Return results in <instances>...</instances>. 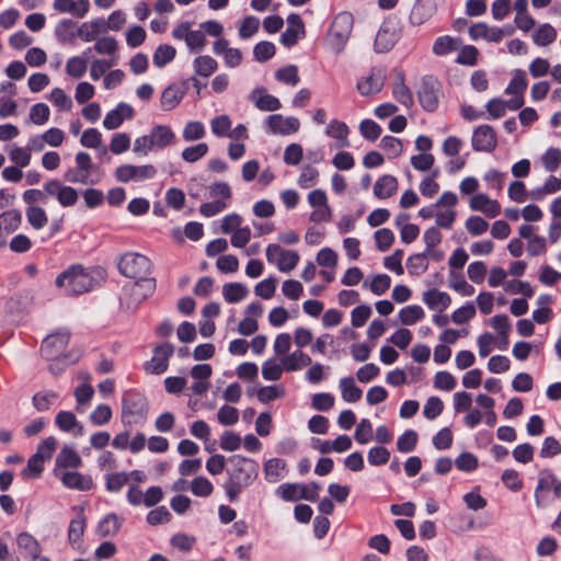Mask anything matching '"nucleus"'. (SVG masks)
I'll return each mask as SVG.
<instances>
[{"label":"nucleus","mask_w":561,"mask_h":561,"mask_svg":"<svg viewBox=\"0 0 561 561\" xmlns=\"http://www.w3.org/2000/svg\"><path fill=\"white\" fill-rule=\"evenodd\" d=\"M230 468L227 470L228 480L224 484L226 495L230 502H237L240 493L256 480L259 476V462L241 455L228 458Z\"/></svg>","instance_id":"1"},{"label":"nucleus","mask_w":561,"mask_h":561,"mask_svg":"<svg viewBox=\"0 0 561 561\" xmlns=\"http://www.w3.org/2000/svg\"><path fill=\"white\" fill-rule=\"evenodd\" d=\"M354 18L350 12L343 11L335 15L325 37V45L335 54H341L351 36Z\"/></svg>","instance_id":"2"},{"label":"nucleus","mask_w":561,"mask_h":561,"mask_svg":"<svg viewBox=\"0 0 561 561\" xmlns=\"http://www.w3.org/2000/svg\"><path fill=\"white\" fill-rule=\"evenodd\" d=\"M93 278L81 266H71L56 278V285L68 295H80L92 288Z\"/></svg>","instance_id":"3"},{"label":"nucleus","mask_w":561,"mask_h":561,"mask_svg":"<svg viewBox=\"0 0 561 561\" xmlns=\"http://www.w3.org/2000/svg\"><path fill=\"white\" fill-rule=\"evenodd\" d=\"M151 267L150 260L136 252H127L123 254L118 261L119 273L136 280L148 278L147 275L150 274Z\"/></svg>","instance_id":"4"},{"label":"nucleus","mask_w":561,"mask_h":561,"mask_svg":"<svg viewBox=\"0 0 561 561\" xmlns=\"http://www.w3.org/2000/svg\"><path fill=\"white\" fill-rule=\"evenodd\" d=\"M148 412L146 398L136 392H127L123 397L122 420L125 424L142 422Z\"/></svg>","instance_id":"5"},{"label":"nucleus","mask_w":561,"mask_h":561,"mask_svg":"<svg viewBox=\"0 0 561 561\" xmlns=\"http://www.w3.org/2000/svg\"><path fill=\"white\" fill-rule=\"evenodd\" d=\"M70 333L66 330L46 336L41 346L42 355L48 360H58L61 357L68 358L69 356L65 355L64 351L68 345Z\"/></svg>","instance_id":"6"},{"label":"nucleus","mask_w":561,"mask_h":561,"mask_svg":"<svg viewBox=\"0 0 561 561\" xmlns=\"http://www.w3.org/2000/svg\"><path fill=\"white\" fill-rule=\"evenodd\" d=\"M421 106L427 112H434L440 98V83L434 77H424L417 89Z\"/></svg>","instance_id":"7"},{"label":"nucleus","mask_w":561,"mask_h":561,"mask_svg":"<svg viewBox=\"0 0 561 561\" xmlns=\"http://www.w3.org/2000/svg\"><path fill=\"white\" fill-rule=\"evenodd\" d=\"M156 289L154 278H142L123 288L124 298L128 308H136L144 299L153 294Z\"/></svg>","instance_id":"8"},{"label":"nucleus","mask_w":561,"mask_h":561,"mask_svg":"<svg viewBox=\"0 0 561 561\" xmlns=\"http://www.w3.org/2000/svg\"><path fill=\"white\" fill-rule=\"evenodd\" d=\"M156 174L157 169L152 164H122L115 170V179L119 183L141 182L153 179Z\"/></svg>","instance_id":"9"},{"label":"nucleus","mask_w":561,"mask_h":561,"mask_svg":"<svg viewBox=\"0 0 561 561\" xmlns=\"http://www.w3.org/2000/svg\"><path fill=\"white\" fill-rule=\"evenodd\" d=\"M266 259L270 263L276 264L280 272L289 273L298 264L299 254L294 250H285L278 244H268Z\"/></svg>","instance_id":"10"},{"label":"nucleus","mask_w":561,"mask_h":561,"mask_svg":"<svg viewBox=\"0 0 561 561\" xmlns=\"http://www.w3.org/2000/svg\"><path fill=\"white\" fill-rule=\"evenodd\" d=\"M308 204L313 208L310 214V221L319 224V222H328L332 219V210L328 203L327 193L317 188L311 191L308 196Z\"/></svg>","instance_id":"11"},{"label":"nucleus","mask_w":561,"mask_h":561,"mask_svg":"<svg viewBox=\"0 0 561 561\" xmlns=\"http://www.w3.org/2000/svg\"><path fill=\"white\" fill-rule=\"evenodd\" d=\"M174 353V347L170 343L158 345L153 350L151 359L145 363L144 367L148 374L160 375L169 367V359Z\"/></svg>","instance_id":"12"},{"label":"nucleus","mask_w":561,"mask_h":561,"mask_svg":"<svg viewBox=\"0 0 561 561\" xmlns=\"http://www.w3.org/2000/svg\"><path fill=\"white\" fill-rule=\"evenodd\" d=\"M44 191L47 195L54 196L64 207L73 206L78 201L77 191L71 187L64 185L58 180H50L44 184Z\"/></svg>","instance_id":"13"},{"label":"nucleus","mask_w":561,"mask_h":561,"mask_svg":"<svg viewBox=\"0 0 561 561\" xmlns=\"http://www.w3.org/2000/svg\"><path fill=\"white\" fill-rule=\"evenodd\" d=\"M471 144L476 151L492 152L497 145L496 133L490 125H480L473 130Z\"/></svg>","instance_id":"14"},{"label":"nucleus","mask_w":561,"mask_h":561,"mask_svg":"<svg viewBox=\"0 0 561 561\" xmlns=\"http://www.w3.org/2000/svg\"><path fill=\"white\" fill-rule=\"evenodd\" d=\"M398 38L399 36L396 25L391 22L382 23L375 38V51L381 54L391 50Z\"/></svg>","instance_id":"15"},{"label":"nucleus","mask_w":561,"mask_h":561,"mask_svg":"<svg viewBox=\"0 0 561 561\" xmlns=\"http://www.w3.org/2000/svg\"><path fill=\"white\" fill-rule=\"evenodd\" d=\"M436 10L434 0H416L411 9L409 21L413 26H421L433 18Z\"/></svg>","instance_id":"16"},{"label":"nucleus","mask_w":561,"mask_h":561,"mask_svg":"<svg viewBox=\"0 0 561 561\" xmlns=\"http://www.w3.org/2000/svg\"><path fill=\"white\" fill-rule=\"evenodd\" d=\"M266 124L273 134L290 135L296 133L300 127L298 118L280 114H273L267 117Z\"/></svg>","instance_id":"17"},{"label":"nucleus","mask_w":561,"mask_h":561,"mask_svg":"<svg viewBox=\"0 0 561 561\" xmlns=\"http://www.w3.org/2000/svg\"><path fill=\"white\" fill-rule=\"evenodd\" d=\"M54 472L68 489L88 491L93 485L91 477L84 476L78 471H61L55 469Z\"/></svg>","instance_id":"18"},{"label":"nucleus","mask_w":561,"mask_h":561,"mask_svg":"<svg viewBox=\"0 0 561 561\" xmlns=\"http://www.w3.org/2000/svg\"><path fill=\"white\" fill-rule=\"evenodd\" d=\"M133 116V107L129 104L122 102L105 115L103 126L108 130L116 129L125 119H130Z\"/></svg>","instance_id":"19"},{"label":"nucleus","mask_w":561,"mask_h":561,"mask_svg":"<svg viewBox=\"0 0 561 561\" xmlns=\"http://www.w3.org/2000/svg\"><path fill=\"white\" fill-rule=\"evenodd\" d=\"M16 545L22 556L32 561L41 558L42 546L31 534L24 531L18 535Z\"/></svg>","instance_id":"20"},{"label":"nucleus","mask_w":561,"mask_h":561,"mask_svg":"<svg viewBox=\"0 0 561 561\" xmlns=\"http://www.w3.org/2000/svg\"><path fill=\"white\" fill-rule=\"evenodd\" d=\"M470 208L481 211L489 218H494L501 213V205L497 201L489 198L485 194H476L470 199Z\"/></svg>","instance_id":"21"},{"label":"nucleus","mask_w":561,"mask_h":561,"mask_svg":"<svg viewBox=\"0 0 561 561\" xmlns=\"http://www.w3.org/2000/svg\"><path fill=\"white\" fill-rule=\"evenodd\" d=\"M153 149H163L175 141V134L167 125H157L148 134Z\"/></svg>","instance_id":"22"},{"label":"nucleus","mask_w":561,"mask_h":561,"mask_svg":"<svg viewBox=\"0 0 561 561\" xmlns=\"http://www.w3.org/2000/svg\"><path fill=\"white\" fill-rule=\"evenodd\" d=\"M104 33H106V31L104 19L102 18L84 22L77 28V36L85 43L96 41L99 38L98 36Z\"/></svg>","instance_id":"23"},{"label":"nucleus","mask_w":561,"mask_h":561,"mask_svg":"<svg viewBox=\"0 0 561 561\" xmlns=\"http://www.w3.org/2000/svg\"><path fill=\"white\" fill-rule=\"evenodd\" d=\"M250 100L261 111L273 112L282 106L280 101L271 94H266L264 88H255L250 95Z\"/></svg>","instance_id":"24"},{"label":"nucleus","mask_w":561,"mask_h":561,"mask_svg":"<svg viewBox=\"0 0 561 561\" xmlns=\"http://www.w3.org/2000/svg\"><path fill=\"white\" fill-rule=\"evenodd\" d=\"M385 84V75L382 71H373L368 77L357 83V90L362 95H371L379 92Z\"/></svg>","instance_id":"25"},{"label":"nucleus","mask_w":561,"mask_h":561,"mask_svg":"<svg viewBox=\"0 0 561 561\" xmlns=\"http://www.w3.org/2000/svg\"><path fill=\"white\" fill-rule=\"evenodd\" d=\"M504 31L500 27H489L485 23H476L469 28V35L473 41L483 38L488 42L499 43L503 38Z\"/></svg>","instance_id":"26"},{"label":"nucleus","mask_w":561,"mask_h":561,"mask_svg":"<svg viewBox=\"0 0 561 561\" xmlns=\"http://www.w3.org/2000/svg\"><path fill=\"white\" fill-rule=\"evenodd\" d=\"M56 11L61 13H71L77 18H83L89 11V0H54L53 4Z\"/></svg>","instance_id":"27"},{"label":"nucleus","mask_w":561,"mask_h":561,"mask_svg":"<svg viewBox=\"0 0 561 561\" xmlns=\"http://www.w3.org/2000/svg\"><path fill=\"white\" fill-rule=\"evenodd\" d=\"M184 95L185 91L183 89L176 84H170L161 93L160 107L163 111L169 112L181 103Z\"/></svg>","instance_id":"28"},{"label":"nucleus","mask_w":561,"mask_h":561,"mask_svg":"<svg viewBox=\"0 0 561 561\" xmlns=\"http://www.w3.org/2000/svg\"><path fill=\"white\" fill-rule=\"evenodd\" d=\"M348 133L350 129L347 125L344 122L332 119L325 129V135L335 139V147L336 148H344L348 147Z\"/></svg>","instance_id":"29"},{"label":"nucleus","mask_w":561,"mask_h":561,"mask_svg":"<svg viewBox=\"0 0 561 561\" xmlns=\"http://www.w3.org/2000/svg\"><path fill=\"white\" fill-rule=\"evenodd\" d=\"M398 190V181L393 175H382L379 178L374 186V194L379 199L391 197Z\"/></svg>","instance_id":"30"},{"label":"nucleus","mask_w":561,"mask_h":561,"mask_svg":"<svg viewBox=\"0 0 561 561\" xmlns=\"http://www.w3.org/2000/svg\"><path fill=\"white\" fill-rule=\"evenodd\" d=\"M286 474V462L279 458H271L264 463V478L270 483H276Z\"/></svg>","instance_id":"31"},{"label":"nucleus","mask_w":561,"mask_h":561,"mask_svg":"<svg viewBox=\"0 0 561 561\" xmlns=\"http://www.w3.org/2000/svg\"><path fill=\"white\" fill-rule=\"evenodd\" d=\"M285 370L287 371H296L301 369L302 367L309 366L312 363V359L309 355L305 354L302 351H295L280 359Z\"/></svg>","instance_id":"32"},{"label":"nucleus","mask_w":561,"mask_h":561,"mask_svg":"<svg viewBox=\"0 0 561 561\" xmlns=\"http://www.w3.org/2000/svg\"><path fill=\"white\" fill-rule=\"evenodd\" d=\"M423 301L428 306V308L435 310L439 309L445 310L449 307L451 302L450 296L445 291H439L437 289H430L424 293Z\"/></svg>","instance_id":"33"},{"label":"nucleus","mask_w":561,"mask_h":561,"mask_svg":"<svg viewBox=\"0 0 561 561\" xmlns=\"http://www.w3.org/2000/svg\"><path fill=\"white\" fill-rule=\"evenodd\" d=\"M56 425L64 432H73L76 435L83 434V427L79 424L76 415L70 411H60L56 415Z\"/></svg>","instance_id":"34"},{"label":"nucleus","mask_w":561,"mask_h":561,"mask_svg":"<svg viewBox=\"0 0 561 561\" xmlns=\"http://www.w3.org/2000/svg\"><path fill=\"white\" fill-rule=\"evenodd\" d=\"M82 465V459L78 453L69 446L61 448L56 457V468H79Z\"/></svg>","instance_id":"35"},{"label":"nucleus","mask_w":561,"mask_h":561,"mask_svg":"<svg viewBox=\"0 0 561 561\" xmlns=\"http://www.w3.org/2000/svg\"><path fill=\"white\" fill-rule=\"evenodd\" d=\"M123 519L116 514H107L98 525L96 533L100 537H112L116 535L122 526Z\"/></svg>","instance_id":"36"},{"label":"nucleus","mask_w":561,"mask_h":561,"mask_svg":"<svg viewBox=\"0 0 561 561\" xmlns=\"http://www.w3.org/2000/svg\"><path fill=\"white\" fill-rule=\"evenodd\" d=\"M195 76L210 77L218 68V62L209 55H201L193 60Z\"/></svg>","instance_id":"37"},{"label":"nucleus","mask_w":561,"mask_h":561,"mask_svg":"<svg viewBox=\"0 0 561 561\" xmlns=\"http://www.w3.org/2000/svg\"><path fill=\"white\" fill-rule=\"evenodd\" d=\"M92 51V48H87L83 56H75L67 60L66 72L68 76L79 79L87 71V56Z\"/></svg>","instance_id":"38"},{"label":"nucleus","mask_w":561,"mask_h":561,"mask_svg":"<svg viewBox=\"0 0 561 561\" xmlns=\"http://www.w3.org/2000/svg\"><path fill=\"white\" fill-rule=\"evenodd\" d=\"M249 294V289L241 283H228L222 287V296L229 304H236L243 300Z\"/></svg>","instance_id":"39"},{"label":"nucleus","mask_w":561,"mask_h":561,"mask_svg":"<svg viewBox=\"0 0 561 561\" xmlns=\"http://www.w3.org/2000/svg\"><path fill=\"white\" fill-rule=\"evenodd\" d=\"M85 517L83 512L80 511L76 518L71 519L68 528V540L71 545H76L82 540L85 529Z\"/></svg>","instance_id":"40"},{"label":"nucleus","mask_w":561,"mask_h":561,"mask_svg":"<svg viewBox=\"0 0 561 561\" xmlns=\"http://www.w3.org/2000/svg\"><path fill=\"white\" fill-rule=\"evenodd\" d=\"M58 399V394L51 390H44L36 392L32 398L33 407L38 412L48 411Z\"/></svg>","instance_id":"41"},{"label":"nucleus","mask_w":561,"mask_h":561,"mask_svg":"<svg viewBox=\"0 0 561 561\" xmlns=\"http://www.w3.org/2000/svg\"><path fill=\"white\" fill-rule=\"evenodd\" d=\"M342 398L346 402H356L362 398L363 391L355 385L352 377H345L340 380Z\"/></svg>","instance_id":"42"},{"label":"nucleus","mask_w":561,"mask_h":561,"mask_svg":"<svg viewBox=\"0 0 561 561\" xmlns=\"http://www.w3.org/2000/svg\"><path fill=\"white\" fill-rule=\"evenodd\" d=\"M92 49L95 50V53H98L99 55H107L111 58L118 59V56L116 55L118 49V43L116 38H114L113 36L99 37L95 41V44Z\"/></svg>","instance_id":"43"},{"label":"nucleus","mask_w":561,"mask_h":561,"mask_svg":"<svg viewBox=\"0 0 561 561\" xmlns=\"http://www.w3.org/2000/svg\"><path fill=\"white\" fill-rule=\"evenodd\" d=\"M459 47V42L457 38H454L448 35L439 36L435 39L433 44V53L436 56H444L454 50H457Z\"/></svg>","instance_id":"44"},{"label":"nucleus","mask_w":561,"mask_h":561,"mask_svg":"<svg viewBox=\"0 0 561 561\" xmlns=\"http://www.w3.org/2000/svg\"><path fill=\"white\" fill-rule=\"evenodd\" d=\"M175 55L176 50L173 46L168 44L159 45L153 53V65L158 68H162L167 64L171 62L174 59Z\"/></svg>","instance_id":"45"},{"label":"nucleus","mask_w":561,"mask_h":561,"mask_svg":"<svg viewBox=\"0 0 561 561\" xmlns=\"http://www.w3.org/2000/svg\"><path fill=\"white\" fill-rule=\"evenodd\" d=\"M407 268L411 275H422L428 268V261L424 252L410 255L407 260Z\"/></svg>","instance_id":"46"},{"label":"nucleus","mask_w":561,"mask_h":561,"mask_svg":"<svg viewBox=\"0 0 561 561\" xmlns=\"http://www.w3.org/2000/svg\"><path fill=\"white\" fill-rule=\"evenodd\" d=\"M26 219L36 230L44 228L48 222L46 211L38 206H28L26 208Z\"/></svg>","instance_id":"47"},{"label":"nucleus","mask_w":561,"mask_h":561,"mask_svg":"<svg viewBox=\"0 0 561 561\" xmlns=\"http://www.w3.org/2000/svg\"><path fill=\"white\" fill-rule=\"evenodd\" d=\"M556 38L557 31L548 23L540 25L534 34V43L538 46H547L553 43Z\"/></svg>","instance_id":"48"},{"label":"nucleus","mask_w":561,"mask_h":561,"mask_svg":"<svg viewBox=\"0 0 561 561\" xmlns=\"http://www.w3.org/2000/svg\"><path fill=\"white\" fill-rule=\"evenodd\" d=\"M319 181V171L310 165L305 164L298 176L297 183L301 188H310L314 186Z\"/></svg>","instance_id":"49"},{"label":"nucleus","mask_w":561,"mask_h":561,"mask_svg":"<svg viewBox=\"0 0 561 561\" xmlns=\"http://www.w3.org/2000/svg\"><path fill=\"white\" fill-rule=\"evenodd\" d=\"M424 317V310L417 305L402 308L399 312L400 322L404 325H412Z\"/></svg>","instance_id":"50"},{"label":"nucleus","mask_w":561,"mask_h":561,"mask_svg":"<svg viewBox=\"0 0 561 561\" xmlns=\"http://www.w3.org/2000/svg\"><path fill=\"white\" fill-rule=\"evenodd\" d=\"M94 389L92 386L88 383H82L78 386L75 390V398L77 401V411L84 412L85 407L90 403L93 398Z\"/></svg>","instance_id":"51"},{"label":"nucleus","mask_w":561,"mask_h":561,"mask_svg":"<svg viewBox=\"0 0 561 561\" xmlns=\"http://www.w3.org/2000/svg\"><path fill=\"white\" fill-rule=\"evenodd\" d=\"M557 478L549 470H541L539 472L538 484L535 490V500L538 506H540V493L545 490L554 489Z\"/></svg>","instance_id":"52"},{"label":"nucleus","mask_w":561,"mask_h":561,"mask_svg":"<svg viewBox=\"0 0 561 561\" xmlns=\"http://www.w3.org/2000/svg\"><path fill=\"white\" fill-rule=\"evenodd\" d=\"M21 220H22V215L16 209H11V210L0 214V221L2 224V229L8 233L16 230L19 228V226L21 225Z\"/></svg>","instance_id":"53"},{"label":"nucleus","mask_w":561,"mask_h":561,"mask_svg":"<svg viewBox=\"0 0 561 561\" xmlns=\"http://www.w3.org/2000/svg\"><path fill=\"white\" fill-rule=\"evenodd\" d=\"M526 88L527 79L525 72L523 70H516L513 79L505 89V93L518 96L523 94Z\"/></svg>","instance_id":"54"},{"label":"nucleus","mask_w":561,"mask_h":561,"mask_svg":"<svg viewBox=\"0 0 561 561\" xmlns=\"http://www.w3.org/2000/svg\"><path fill=\"white\" fill-rule=\"evenodd\" d=\"M182 136L185 141L199 140L205 136V127L202 122L191 121L184 126Z\"/></svg>","instance_id":"55"},{"label":"nucleus","mask_w":561,"mask_h":561,"mask_svg":"<svg viewBox=\"0 0 561 561\" xmlns=\"http://www.w3.org/2000/svg\"><path fill=\"white\" fill-rule=\"evenodd\" d=\"M211 133L217 137H228L231 128V119L228 115L222 114L210 121Z\"/></svg>","instance_id":"56"},{"label":"nucleus","mask_w":561,"mask_h":561,"mask_svg":"<svg viewBox=\"0 0 561 561\" xmlns=\"http://www.w3.org/2000/svg\"><path fill=\"white\" fill-rule=\"evenodd\" d=\"M285 393V389L282 386L273 385L261 387L257 390L256 396L262 403H267L275 399L283 398Z\"/></svg>","instance_id":"57"},{"label":"nucleus","mask_w":561,"mask_h":561,"mask_svg":"<svg viewBox=\"0 0 561 561\" xmlns=\"http://www.w3.org/2000/svg\"><path fill=\"white\" fill-rule=\"evenodd\" d=\"M208 152V145L205 142L197 144L195 146H191L185 148L181 156L182 159L186 162L194 163L205 157Z\"/></svg>","instance_id":"58"},{"label":"nucleus","mask_w":561,"mask_h":561,"mask_svg":"<svg viewBox=\"0 0 561 561\" xmlns=\"http://www.w3.org/2000/svg\"><path fill=\"white\" fill-rule=\"evenodd\" d=\"M285 370L283 364H277L275 359H267L262 366V376L265 380L276 381L282 377Z\"/></svg>","instance_id":"59"},{"label":"nucleus","mask_w":561,"mask_h":561,"mask_svg":"<svg viewBox=\"0 0 561 561\" xmlns=\"http://www.w3.org/2000/svg\"><path fill=\"white\" fill-rule=\"evenodd\" d=\"M117 64V58L95 59L90 67V77L98 81L111 67Z\"/></svg>","instance_id":"60"},{"label":"nucleus","mask_w":561,"mask_h":561,"mask_svg":"<svg viewBox=\"0 0 561 561\" xmlns=\"http://www.w3.org/2000/svg\"><path fill=\"white\" fill-rule=\"evenodd\" d=\"M129 476L126 472H114L106 474L105 486L110 492H119L128 482Z\"/></svg>","instance_id":"61"},{"label":"nucleus","mask_w":561,"mask_h":561,"mask_svg":"<svg viewBox=\"0 0 561 561\" xmlns=\"http://www.w3.org/2000/svg\"><path fill=\"white\" fill-rule=\"evenodd\" d=\"M458 470L463 472H471L478 468V458L469 451L461 453L455 460Z\"/></svg>","instance_id":"62"},{"label":"nucleus","mask_w":561,"mask_h":561,"mask_svg":"<svg viewBox=\"0 0 561 561\" xmlns=\"http://www.w3.org/2000/svg\"><path fill=\"white\" fill-rule=\"evenodd\" d=\"M359 131L365 139L375 141L381 135V127L373 119H363L359 124Z\"/></svg>","instance_id":"63"},{"label":"nucleus","mask_w":561,"mask_h":561,"mask_svg":"<svg viewBox=\"0 0 561 561\" xmlns=\"http://www.w3.org/2000/svg\"><path fill=\"white\" fill-rule=\"evenodd\" d=\"M56 35L62 41H71L77 36L76 23L72 20H62L56 26Z\"/></svg>","instance_id":"64"}]
</instances>
